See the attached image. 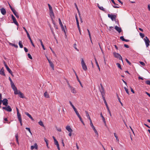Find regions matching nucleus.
<instances>
[{
    "instance_id": "obj_1",
    "label": "nucleus",
    "mask_w": 150,
    "mask_h": 150,
    "mask_svg": "<svg viewBox=\"0 0 150 150\" xmlns=\"http://www.w3.org/2000/svg\"><path fill=\"white\" fill-rule=\"evenodd\" d=\"M113 54L115 57L119 59L120 60L122 61V62H123L122 57L120 54L115 52H114L113 53Z\"/></svg>"
},
{
    "instance_id": "obj_2",
    "label": "nucleus",
    "mask_w": 150,
    "mask_h": 150,
    "mask_svg": "<svg viewBox=\"0 0 150 150\" xmlns=\"http://www.w3.org/2000/svg\"><path fill=\"white\" fill-rule=\"evenodd\" d=\"M81 64L82 65L83 69L84 70L86 71L87 70V67L83 59H82L81 61Z\"/></svg>"
},
{
    "instance_id": "obj_3",
    "label": "nucleus",
    "mask_w": 150,
    "mask_h": 150,
    "mask_svg": "<svg viewBox=\"0 0 150 150\" xmlns=\"http://www.w3.org/2000/svg\"><path fill=\"white\" fill-rule=\"evenodd\" d=\"M90 125L91 127L93 128L95 133L97 135V137H98V132L96 130V129L94 127V126L93 125V124L91 120V122H90Z\"/></svg>"
},
{
    "instance_id": "obj_4",
    "label": "nucleus",
    "mask_w": 150,
    "mask_h": 150,
    "mask_svg": "<svg viewBox=\"0 0 150 150\" xmlns=\"http://www.w3.org/2000/svg\"><path fill=\"white\" fill-rule=\"evenodd\" d=\"M144 40L145 42L146 45V47H148L149 44L150 40L149 39L147 38V37L146 36L145 38L144 39Z\"/></svg>"
},
{
    "instance_id": "obj_5",
    "label": "nucleus",
    "mask_w": 150,
    "mask_h": 150,
    "mask_svg": "<svg viewBox=\"0 0 150 150\" xmlns=\"http://www.w3.org/2000/svg\"><path fill=\"white\" fill-rule=\"evenodd\" d=\"M6 107H3L2 108L3 109L5 110H6L11 112L12 111V109L10 106L7 105L6 106Z\"/></svg>"
},
{
    "instance_id": "obj_6",
    "label": "nucleus",
    "mask_w": 150,
    "mask_h": 150,
    "mask_svg": "<svg viewBox=\"0 0 150 150\" xmlns=\"http://www.w3.org/2000/svg\"><path fill=\"white\" fill-rule=\"evenodd\" d=\"M16 110L17 112V115L19 121L22 120V119L21 118V114L20 113L19 110L17 108H16Z\"/></svg>"
},
{
    "instance_id": "obj_7",
    "label": "nucleus",
    "mask_w": 150,
    "mask_h": 150,
    "mask_svg": "<svg viewBox=\"0 0 150 150\" xmlns=\"http://www.w3.org/2000/svg\"><path fill=\"white\" fill-rule=\"evenodd\" d=\"M11 17L12 18V19L13 21V22L17 26H19V24L18 23V22L17 21L16 18L15 17L12 15H11Z\"/></svg>"
},
{
    "instance_id": "obj_8",
    "label": "nucleus",
    "mask_w": 150,
    "mask_h": 150,
    "mask_svg": "<svg viewBox=\"0 0 150 150\" xmlns=\"http://www.w3.org/2000/svg\"><path fill=\"white\" fill-rule=\"evenodd\" d=\"M108 16L109 18H111L112 21H113L114 20H115L116 18V16L115 15L108 14Z\"/></svg>"
},
{
    "instance_id": "obj_9",
    "label": "nucleus",
    "mask_w": 150,
    "mask_h": 150,
    "mask_svg": "<svg viewBox=\"0 0 150 150\" xmlns=\"http://www.w3.org/2000/svg\"><path fill=\"white\" fill-rule=\"evenodd\" d=\"M2 100V103L3 105L5 106L8 105V100L6 98Z\"/></svg>"
},
{
    "instance_id": "obj_10",
    "label": "nucleus",
    "mask_w": 150,
    "mask_h": 150,
    "mask_svg": "<svg viewBox=\"0 0 150 150\" xmlns=\"http://www.w3.org/2000/svg\"><path fill=\"white\" fill-rule=\"evenodd\" d=\"M69 103L71 105L72 107V108H73L74 111L77 114V113H78V111H77L76 108H75V107L74 106V105L72 104V103L71 102V101H69Z\"/></svg>"
},
{
    "instance_id": "obj_11",
    "label": "nucleus",
    "mask_w": 150,
    "mask_h": 150,
    "mask_svg": "<svg viewBox=\"0 0 150 150\" xmlns=\"http://www.w3.org/2000/svg\"><path fill=\"white\" fill-rule=\"evenodd\" d=\"M115 28L119 33H120L122 31L121 28L118 27L117 26H115Z\"/></svg>"
},
{
    "instance_id": "obj_12",
    "label": "nucleus",
    "mask_w": 150,
    "mask_h": 150,
    "mask_svg": "<svg viewBox=\"0 0 150 150\" xmlns=\"http://www.w3.org/2000/svg\"><path fill=\"white\" fill-rule=\"evenodd\" d=\"M34 148L37 149H38V146L36 143H35L33 146H31V149L33 150Z\"/></svg>"
},
{
    "instance_id": "obj_13",
    "label": "nucleus",
    "mask_w": 150,
    "mask_h": 150,
    "mask_svg": "<svg viewBox=\"0 0 150 150\" xmlns=\"http://www.w3.org/2000/svg\"><path fill=\"white\" fill-rule=\"evenodd\" d=\"M1 13L3 15H5L6 14V11L5 9L4 8H1Z\"/></svg>"
},
{
    "instance_id": "obj_14",
    "label": "nucleus",
    "mask_w": 150,
    "mask_h": 150,
    "mask_svg": "<svg viewBox=\"0 0 150 150\" xmlns=\"http://www.w3.org/2000/svg\"><path fill=\"white\" fill-rule=\"evenodd\" d=\"M69 87L71 88V91L72 93H76V91L73 87L71 86L70 85H69Z\"/></svg>"
},
{
    "instance_id": "obj_15",
    "label": "nucleus",
    "mask_w": 150,
    "mask_h": 150,
    "mask_svg": "<svg viewBox=\"0 0 150 150\" xmlns=\"http://www.w3.org/2000/svg\"><path fill=\"white\" fill-rule=\"evenodd\" d=\"M0 74L2 75L5 76L3 67H2L0 70Z\"/></svg>"
},
{
    "instance_id": "obj_16",
    "label": "nucleus",
    "mask_w": 150,
    "mask_h": 150,
    "mask_svg": "<svg viewBox=\"0 0 150 150\" xmlns=\"http://www.w3.org/2000/svg\"><path fill=\"white\" fill-rule=\"evenodd\" d=\"M100 86H101V89H100V91L101 93H104L105 91H104V90L103 87L102 86L101 83L100 84Z\"/></svg>"
},
{
    "instance_id": "obj_17",
    "label": "nucleus",
    "mask_w": 150,
    "mask_h": 150,
    "mask_svg": "<svg viewBox=\"0 0 150 150\" xmlns=\"http://www.w3.org/2000/svg\"><path fill=\"white\" fill-rule=\"evenodd\" d=\"M106 107V108L107 109V110L108 111V112L110 115V116H112V115H111V112H110V111L109 109V108L108 107V105L107 104V103H105Z\"/></svg>"
},
{
    "instance_id": "obj_18",
    "label": "nucleus",
    "mask_w": 150,
    "mask_h": 150,
    "mask_svg": "<svg viewBox=\"0 0 150 150\" xmlns=\"http://www.w3.org/2000/svg\"><path fill=\"white\" fill-rule=\"evenodd\" d=\"M100 115L102 118L103 121V122H104L105 125L106 126V124L105 120V118H104V117L103 116L102 113H101L100 114Z\"/></svg>"
},
{
    "instance_id": "obj_19",
    "label": "nucleus",
    "mask_w": 150,
    "mask_h": 150,
    "mask_svg": "<svg viewBox=\"0 0 150 150\" xmlns=\"http://www.w3.org/2000/svg\"><path fill=\"white\" fill-rule=\"evenodd\" d=\"M66 129L69 132H72L73 131L72 130L69 126H67L66 127Z\"/></svg>"
},
{
    "instance_id": "obj_20",
    "label": "nucleus",
    "mask_w": 150,
    "mask_h": 150,
    "mask_svg": "<svg viewBox=\"0 0 150 150\" xmlns=\"http://www.w3.org/2000/svg\"><path fill=\"white\" fill-rule=\"evenodd\" d=\"M25 114L26 115H27L28 117L32 120H34V119L31 116V115L28 112H25Z\"/></svg>"
},
{
    "instance_id": "obj_21",
    "label": "nucleus",
    "mask_w": 150,
    "mask_h": 150,
    "mask_svg": "<svg viewBox=\"0 0 150 150\" xmlns=\"http://www.w3.org/2000/svg\"><path fill=\"white\" fill-rule=\"evenodd\" d=\"M105 93H101L103 99V101H104V103H107V102L106 101V100H105Z\"/></svg>"
},
{
    "instance_id": "obj_22",
    "label": "nucleus",
    "mask_w": 150,
    "mask_h": 150,
    "mask_svg": "<svg viewBox=\"0 0 150 150\" xmlns=\"http://www.w3.org/2000/svg\"><path fill=\"white\" fill-rule=\"evenodd\" d=\"M49 63L50 64V65L52 67L53 70H54V65L53 63L50 61H49Z\"/></svg>"
},
{
    "instance_id": "obj_23",
    "label": "nucleus",
    "mask_w": 150,
    "mask_h": 150,
    "mask_svg": "<svg viewBox=\"0 0 150 150\" xmlns=\"http://www.w3.org/2000/svg\"><path fill=\"white\" fill-rule=\"evenodd\" d=\"M45 97L47 98H49L50 96L47 91H45L44 94Z\"/></svg>"
},
{
    "instance_id": "obj_24",
    "label": "nucleus",
    "mask_w": 150,
    "mask_h": 150,
    "mask_svg": "<svg viewBox=\"0 0 150 150\" xmlns=\"http://www.w3.org/2000/svg\"><path fill=\"white\" fill-rule=\"evenodd\" d=\"M11 86L13 90L16 89L17 88L16 87L13 83H11Z\"/></svg>"
},
{
    "instance_id": "obj_25",
    "label": "nucleus",
    "mask_w": 150,
    "mask_h": 150,
    "mask_svg": "<svg viewBox=\"0 0 150 150\" xmlns=\"http://www.w3.org/2000/svg\"><path fill=\"white\" fill-rule=\"evenodd\" d=\"M18 93H19L18 94H19L20 95L19 96L20 97V98H25V97H24L23 94L20 91H19Z\"/></svg>"
},
{
    "instance_id": "obj_26",
    "label": "nucleus",
    "mask_w": 150,
    "mask_h": 150,
    "mask_svg": "<svg viewBox=\"0 0 150 150\" xmlns=\"http://www.w3.org/2000/svg\"><path fill=\"white\" fill-rule=\"evenodd\" d=\"M50 15L51 17V19H52V18H53V19L54 18V15L53 12V11H52V12L50 11Z\"/></svg>"
},
{
    "instance_id": "obj_27",
    "label": "nucleus",
    "mask_w": 150,
    "mask_h": 150,
    "mask_svg": "<svg viewBox=\"0 0 150 150\" xmlns=\"http://www.w3.org/2000/svg\"><path fill=\"white\" fill-rule=\"evenodd\" d=\"M85 112L86 113V117L89 120H90V122L91 120V118H90L89 115L88 113V112L87 111H85Z\"/></svg>"
},
{
    "instance_id": "obj_28",
    "label": "nucleus",
    "mask_w": 150,
    "mask_h": 150,
    "mask_svg": "<svg viewBox=\"0 0 150 150\" xmlns=\"http://www.w3.org/2000/svg\"><path fill=\"white\" fill-rule=\"evenodd\" d=\"M39 40L40 41V43H41V44L42 46V47L43 49L44 50H45V47L44 46V45L42 43V40H40V39H39Z\"/></svg>"
},
{
    "instance_id": "obj_29",
    "label": "nucleus",
    "mask_w": 150,
    "mask_h": 150,
    "mask_svg": "<svg viewBox=\"0 0 150 150\" xmlns=\"http://www.w3.org/2000/svg\"><path fill=\"white\" fill-rule=\"evenodd\" d=\"M18 44L20 47L21 48H22L23 47V46L22 42V41H19Z\"/></svg>"
},
{
    "instance_id": "obj_30",
    "label": "nucleus",
    "mask_w": 150,
    "mask_h": 150,
    "mask_svg": "<svg viewBox=\"0 0 150 150\" xmlns=\"http://www.w3.org/2000/svg\"><path fill=\"white\" fill-rule=\"evenodd\" d=\"M76 79H77V80L78 81V82H79V83L81 86V87H83V85H82V84L81 83V82L80 81V80L79 79L78 76H77Z\"/></svg>"
},
{
    "instance_id": "obj_31",
    "label": "nucleus",
    "mask_w": 150,
    "mask_h": 150,
    "mask_svg": "<svg viewBox=\"0 0 150 150\" xmlns=\"http://www.w3.org/2000/svg\"><path fill=\"white\" fill-rule=\"evenodd\" d=\"M99 8L104 12H106L103 6L99 7Z\"/></svg>"
},
{
    "instance_id": "obj_32",
    "label": "nucleus",
    "mask_w": 150,
    "mask_h": 150,
    "mask_svg": "<svg viewBox=\"0 0 150 150\" xmlns=\"http://www.w3.org/2000/svg\"><path fill=\"white\" fill-rule=\"evenodd\" d=\"M87 30L88 32V35H89V38H90L91 40V43H92V41L91 40V33H90V31L88 29H87Z\"/></svg>"
},
{
    "instance_id": "obj_33",
    "label": "nucleus",
    "mask_w": 150,
    "mask_h": 150,
    "mask_svg": "<svg viewBox=\"0 0 150 150\" xmlns=\"http://www.w3.org/2000/svg\"><path fill=\"white\" fill-rule=\"evenodd\" d=\"M38 123L39 125L41 126L44 127V126L42 121H40L39 122H38Z\"/></svg>"
},
{
    "instance_id": "obj_34",
    "label": "nucleus",
    "mask_w": 150,
    "mask_h": 150,
    "mask_svg": "<svg viewBox=\"0 0 150 150\" xmlns=\"http://www.w3.org/2000/svg\"><path fill=\"white\" fill-rule=\"evenodd\" d=\"M14 91V93L15 95L18 94V92L17 88L13 90Z\"/></svg>"
},
{
    "instance_id": "obj_35",
    "label": "nucleus",
    "mask_w": 150,
    "mask_h": 150,
    "mask_svg": "<svg viewBox=\"0 0 150 150\" xmlns=\"http://www.w3.org/2000/svg\"><path fill=\"white\" fill-rule=\"evenodd\" d=\"M10 45H11L12 46H14L15 48H17L18 47V46L17 45H16L14 43H10Z\"/></svg>"
},
{
    "instance_id": "obj_36",
    "label": "nucleus",
    "mask_w": 150,
    "mask_h": 150,
    "mask_svg": "<svg viewBox=\"0 0 150 150\" xmlns=\"http://www.w3.org/2000/svg\"><path fill=\"white\" fill-rule=\"evenodd\" d=\"M117 97L118 98V100H119V102H120V103L121 104V105L122 106H123V104L121 102L120 98L119 97V96H118V95L117 94Z\"/></svg>"
},
{
    "instance_id": "obj_37",
    "label": "nucleus",
    "mask_w": 150,
    "mask_h": 150,
    "mask_svg": "<svg viewBox=\"0 0 150 150\" xmlns=\"http://www.w3.org/2000/svg\"><path fill=\"white\" fill-rule=\"evenodd\" d=\"M58 20H59V24L61 26H62L63 25L62 24V23L61 22L60 19V18H59Z\"/></svg>"
},
{
    "instance_id": "obj_38",
    "label": "nucleus",
    "mask_w": 150,
    "mask_h": 150,
    "mask_svg": "<svg viewBox=\"0 0 150 150\" xmlns=\"http://www.w3.org/2000/svg\"><path fill=\"white\" fill-rule=\"evenodd\" d=\"M95 61L96 64L97 66L98 67L99 70H100V67H99V66L98 64V62H97V60H96V58H95Z\"/></svg>"
},
{
    "instance_id": "obj_39",
    "label": "nucleus",
    "mask_w": 150,
    "mask_h": 150,
    "mask_svg": "<svg viewBox=\"0 0 150 150\" xmlns=\"http://www.w3.org/2000/svg\"><path fill=\"white\" fill-rule=\"evenodd\" d=\"M139 35L142 38H143L144 37V34L142 33H140Z\"/></svg>"
},
{
    "instance_id": "obj_40",
    "label": "nucleus",
    "mask_w": 150,
    "mask_h": 150,
    "mask_svg": "<svg viewBox=\"0 0 150 150\" xmlns=\"http://www.w3.org/2000/svg\"><path fill=\"white\" fill-rule=\"evenodd\" d=\"M124 89H125L126 93L128 94H129V92L128 91V89L125 87H124Z\"/></svg>"
},
{
    "instance_id": "obj_41",
    "label": "nucleus",
    "mask_w": 150,
    "mask_h": 150,
    "mask_svg": "<svg viewBox=\"0 0 150 150\" xmlns=\"http://www.w3.org/2000/svg\"><path fill=\"white\" fill-rule=\"evenodd\" d=\"M116 65L118 67H119L120 69H122L121 66V65H120V64L119 63H117L116 64Z\"/></svg>"
},
{
    "instance_id": "obj_42",
    "label": "nucleus",
    "mask_w": 150,
    "mask_h": 150,
    "mask_svg": "<svg viewBox=\"0 0 150 150\" xmlns=\"http://www.w3.org/2000/svg\"><path fill=\"white\" fill-rule=\"evenodd\" d=\"M25 129L28 130V131L30 133L31 135L32 134V133L31 132L30 129L29 128L26 127Z\"/></svg>"
},
{
    "instance_id": "obj_43",
    "label": "nucleus",
    "mask_w": 150,
    "mask_h": 150,
    "mask_svg": "<svg viewBox=\"0 0 150 150\" xmlns=\"http://www.w3.org/2000/svg\"><path fill=\"white\" fill-rule=\"evenodd\" d=\"M13 14L17 18H19V16L17 14V12L14 13Z\"/></svg>"
},
{
    "instance_id": "obj_44",
    "label": "nucleus",
    "mask_w": 150,
    "mask_h": 150,
    "mask_svg": "<svg viewBox=\"0 0 150 150\" xmlns=\"http://www.w3.org/2000/svg\"><path fill=\"white\" fill-rule=\"evenodd\" d=\"M76 43L74 44L73 47L77 51H79V50L76 48Z\"/></svg>"
},
{
    "instance_id": "obj_45",
    "label": "nucleus",
    "mask_w": 150,
    "mask_h": 150,
    "mask_svg": "<svg viewBox=\"0 0 150 150\" xmlns=\"http://www.w3.org/2000/svg\"><path fill=\"white\" fill-rule=\"evenodd\" d=\"M10 8L13 13L16 12V10H15V9H14L12 7H11Z\"/></svg>"
},
{
    "instance_id": "obj_46",
    "label": "nucleus",
    "mask_w": 150,
    "mask_h": 150,
    "mask_svg": "<svg viewBox=\"0 0 150 150\" xmlns=\"http://www.w3.org/2000/svg\"><path fill=\"white\" fill-rule=\"evenodd\" d=\"M10 8L13 13L16 12V10H15V9H14L12 7H11Z\"/></svg>"
},
{
    "instance_id": "obj_47",
    "label": "nucleus",
    "mask_w": 150,
    "mask_h": 150,
    "mask_svg": "<svg viewBox=\"0 0 150 150\" xmlns=\"http://www.w3.org/2000/svg\"><path fill=\"white\" fill-rule=\"evenodd\" d=\"M10 8L13 13L16 12V10H15V9H14L12 7H11Z\"/></svg>"
},
{
    "instance_id": "obj_48",
    "label": "nucleus",
    "mask_w": 150,
    "mask_h": 150,
    "mask_svg": "<svg viewBox=\"0 0 150 150\" xmlns=\"http://www.w3.org/2000/svg\"><path fill=\"white\" fill-rule=\"evenodd\" d=\"M10 8L13 13L16 12V10H15V9H14L12 7H11Z\"/></svg>"
},
{
    "instance_id": "obj_49",
    "label": "nucleus",
    "mask_w": 150,
    "mask_h": 150,
    "mask_svg": "<svg viewBox=\"0 0 150 150\" xmlns=\"http://www.w3.org/2000/svg\"><path fill=\"white\" fill-rule=\"evenodd\" d=\"M10 8L13 13L16 12V10H15V9H14L12 7H11Z\"/></svg>"
},
{
    "instance_id": "obj_50",
    "label": "nucleus",
    "mask_w": 150,
    "mask_h": 150,
    "mask_svg": "<svg viewBox=\"0 0 150 150\" xmlns=\"http://www.w3.org/2000/svg\"><path fill=\"white\" fill-rule=\"evenodd\" d=\"M125 60L126 61V62L127 63H128V64H129V65H131V63L128 60V59H125Z\"/></svg>"
},
{
    "instance_id": "obj_51",
    "label": "nucleus",
    "mask_w": 150,
    "mask_h": 150,
    "mask_svg": "<svg viewBox=\"0 0 150 150\" xmlns=\"http://www.w3.org/2000/svg\"><path fill=\"white\" fill-rule=\"evenodd\" d=\"M114 136H115V137L116 138V140H117L118 141V140H119L118 139V137L117 136V134H116V133H114Z\"/></svg>"
},
{
    "instance_id": "obj_52",
    "label": "nucleus",
    "mask_w": 150,
    "mask_h": 150,
    "mask_svg": "<svg viewBox=\"0 0 150 150\" xmlns=\"http://www.w3.org/2000/svg\"><path fill=\"white\" fill-rule=\"evenodd\" d=\"M28 56L29 58H30V59H32V57L31 56V55L30 54L28 53Z\"/></svg>"
},
{
    "instance_id": "obj_53",
    "label": "nucleus",
    "mask_w": 150,
    "mask_h": 150,
    "mask_svg": "<svg viewBox=\"0 0 150 150\" xmlns=\"http://www.w3.org/2000/svg\"><path fill=\"white\" fill-rule=\"evenodd\" d=\"M145 83L146 84L150 85V80H147L146 81Z\"/></svg>"
},
{
    "instance_id": "obj_54",
    "label": "nucleus",
    "mask_w": 150,
    "mask_h": 150,
    "mask_svg": "<svg viewBox=\"0 0 150 150\" xmlns=\"http://www.w3.org/2000/svg\"><path fill=\"white\" fill-rule=\"evenodd\" d=\"M75 5L76 7L77 10L78 11V12H79V15H80V13H79V9H78V7H77V6L76 5V3H75Z\"/></svg>"
},
{
    "instance_id": "obj_55",
    "label": "nucleus",
    "mask_w": 150,
    "mask_h": 150,
    "mask_svg": "<svg viewBox=\"0 0 150 150\" xmlns=\"http://www.w3.org/2000/svg\"><path fill=\"white\" fill-rule=\"evenodd\" d=\"M56 128L57 131L60 132H61L62 130L61 128H58L57 127H56Z\"/></svg>"
},
{
    "instance_id": "obj_56",
    "label": "nucleus",
    "mask_w": 150,
    "mask_h": 150,
    "mask_svg": "<svg viewBox=\"0 0 150 150\" xmlns=\"http://www.w3.org/2000/svg\"><path fill=\"white\" fill-rule=\"evenodd\" d=\"M50 29L51 30V32H52V34H53L54 36H55V34H54V31H53V29L52 28H51L50 27Z\"/></svg>"
},
{
    "instance_id": "obj_57",
    "label": "nucleus",
    "mask_w": 150,
    "mask_h": 150,
    "mask_svg": "<svg viewBox=\"0 0 150 150\" xmlns=\"http://www.w3.org/2000/svg\"><path fill=\"white\" fill-rule=\"evenodd\" d=\"M120 39L122 41H124L125 40L124 37L123 36H121L120 37Z\"/></svg>"
},
{
    "instance_id": "obj_58",
    "label": "nucleus",
    "mask_w": 150,
    "mask_h": 150,
    "mask_svg": "<svg viewBox=\"0 0 150 150\" xmlns=\"http://www.w3.org/2000/svg\"><path fill=\"white\" fill-rule=\"evenodd\" d=\"M61 27L62 30V31H64V32L65 33V32H65V29H64V27L63 25V26H61Z\"/></svg>"
},
{
    "instance_id": "obj_59",
    "label": "nucleus",
    "mask_w": 150,
    "mask_h": 150,
    "mask_svg": "<svg viewBox=\"0 0 150 150\" xmlns=\"http://www.w3.org/2000/svg\"><path fill=\"white\" fill-rule=\"evenodd\" d=\"M27 34V36H28V38L30 40L31 39L29 33H28Z\"/></svg>"
},
{
    "instance_id": "obj_60",
    "label": "nucleus",
    "mask_w": 150,
    "mask_h": 150,
    "mask_svg": "<svg viewBox=\"0 0 150 150\" xmlns=\"http://www.w3.org/2000/svg\"><path fill=\"white\" fill-rule=\"evenodd\" d=\"M49 10H50V11L52 12V11H53V10L52 9V8L51 7V6L49 7Z\"/></svg>"
},
{
    "instance_id": "obj_61",
    "label": "nucleus",
    "mask_w": 150,
    "mask_h": 150,
    "mask_svg": "<svg viewBox=\"0 0 150 150\" xmlns=\"http://www.w3.org/2000/svg\"><path fill=\"white\" fill-rule=\"evenodd\" d=\"M113 29H114V28L113 27L110 26V27H109V30L110 31V30H113Z\"/></svg>"
},
{
    "instance_id": "obj_62",
    "label": "nucleus",
    "mask_w": 150,
    "mask_h": 150,
    "mask_svg": "<svg viewBox=\"0 0 150 150\" xmlns=\"http://www.w3.org/2000/svg\"><path fill=\"white\" fill-rule=\"evenodd\" d=\"M44 140L46 144L48 143V140L46 138H44Z\"/></svg>"
},
{
    "instance_id": "obj_63",
    "label": "nucleus",
    "mask_w": 150,
    "mask_h": 150,
    "mask_svg": "<svg viewBox=\"0 0 150 150\" xmlns=\"http://www.w3.org/2000/svg\"><path fill=\"white\" fill-rule=\"evenodd\" d=\"M140 64H141L142 66L145 65V63L142 62H140Z\"/></svg>"
},
{
    "instance_id": "obj_64",
    "label": "nucleus",
    "mask_w": 150,
    "mask_h": 150,
    "mask_svg": "<svg viewBox=\"0 0 150 150\" xmlns=\"http://www.w3.org/2000/svg\"><path fill=\"white\" fill-rule=\"evenodd\" d=\"M56 145L57 146V147L58 150H60V147L59 146V143H58Z\"/></svg>"
}]
</instances>
